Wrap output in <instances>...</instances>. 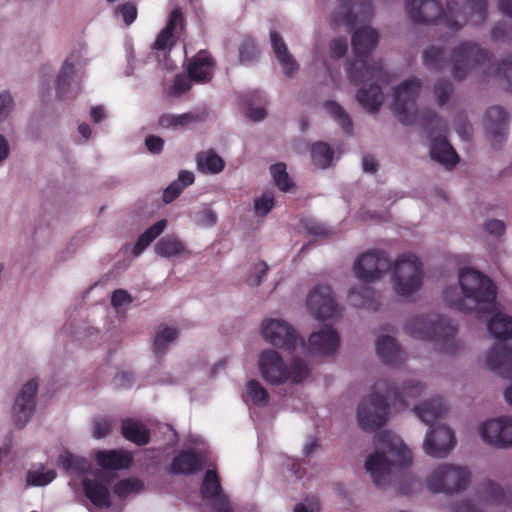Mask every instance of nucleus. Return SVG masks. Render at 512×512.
Masks as SVG:
<instances>
[{
  "label": "nucleus",
  "instance_id": "48",
  "mask_svg": "<svg viewBox=\"0 0 512 512\" xmlns=\"http://www.w3.org/2000/svg\"><path fill=\"white\" fill-rule=\"evenodd\" d=\"M324 108L327 113L334 118L335 121L342 127V129L346 132H351L352 130V122L349 115L346 111L334 101H326L324 104Z\"/></svg>",
  "mask_w": 512,
  "mask_h": 512
},
{
  "label": "nucleus",
  "instance_id": "54",
  "mask_svg": "<svg viewBox=\"0 0 512 512\" xmlns=\"http://www.w3.org/2000/svg\"><path fill=\"white\" fill-rule=\"evenodd\" d=\"M271 175L276 186L282 191H288L292 186L284 163H276L270 167Z\"/></svg>",
  "mask_w": 512,
  "mask_h": 512
},
{
  "label": "nucleus",
  "instance_id": "43",
  "mask_svg": "<svg viewBox=\"0 0 512 512\" xmlns=\"http://www.w3.org/2000/svg\"><path fill=\"white\" fill-rule=\"evenodd\" d=\"M178 337V330L175 327L167 325H160L154 336L153 351L155 354L164 353L169 345L173 343Z\"/></svg>",
  "mask_w": 512,
  "mask_h": 512
},
{
  "label": "nucleus",
  "instance_id": "9",
  "mask_svg": "<svg viewBox=\"0 0 512 512\" xmlns=\"http://www.w3.org/2000/svg\"><path fill=\"white\" fill-rule=\"evenodd\" d=\"M375 391L363 399L357 408V424L363 431L371 432L383 426L389 414V405L386 396L387 383L379 381L374 386Z\"/></svg>",
  "mask_w": 512,
  "mask_h": 512
},
{
  "label": "nucleus",
  "instance_id": "17",
  "mask_svg": "<svg viewBox=\"0 0 512 512\" xmlns=\"http://www.w3.org/2000/svg\"><path fill=\"white\" fill-rule=\"evenodd\" d=\"M338 9L332 15V21L337 26H345L349 29L356 24L368 21L374 14L370 0H338Z\"/></svg>",
  "mask_w": 512,
  "mask_h": 512
},
{
  "label": "nucleus",
  "instance_id": "11",
  "mask_svg": "<svg viewBox=\"0 0 512 512\" xmlns=\"http://www.w3.org/2000/svg\"><path fill=\"white\" fill-rule=\"evenodd\" d=\"M488 14V0H466L463 6H460L456 0H448L445 28L457 33L467 23L479 26L486 22Z\"/></svg>",
  "mask_w": 512,
  "mask_h": 512
},
{
  "label": "nucleus",
  "instance_id": "34",
  "mask_svg": "<svg viewBox=\"0 0 512 512\" xmlns=\"http://www.w3.org/2000/svg\"><path fill=\"white\" fill-rule=\"evenodd\" d=\"M204 459L192 451H183L172 462V470L178 474H193L200 471L204 465Z\"/></svg>",
  "mask_w": 512,
  "mask_h": 512
},
{
  "label": "nucleus",
  "instance_id": "38",
  "mask_svg": "<svg viewBox=\"0 0 512 512\" xmlns=\"http://www.w3.org/2000/svg\"><path fill=\"white\" fill-rule=\"evenodd\" d=\"M122 434L137 445H145L149 441L147 428L139 421L126 419L122 422Z\"/></svg>",
  "mask_w": 512,
  "mask_h": 512
},
{
  "label": "nucleus",
  "instance_id": "62",
  "mask_svg": "<svg viewBox=\"0 0 512 512\" xmlns=\"http://www.w3.org/2000/svg\"><path fill=\"white\" fill-rule=\"evenodd\" d=\"M268 271V266L264 262L255 263L250 270V274L247 277V284L252 287L259 286L266 276Z\"/></svg>",
  "mask_w": 512,
  "mask_h": 512
},
{
  "label": "nucleus",
  "instance_id": "5",
  "mask_svg": "<svg viewBox=\"0 0 512 512\" xmlns=\"http://www.w3.org/2000/svg\"><path fill=\"white\" fill-rule=\"evenodd\" d=\"M405 331L414 338L433 342L435 348L444 354H454L462 347V343L456 339V326L436 315L411 317L406 322Z\"/></svg>",
  "mask_w": 512,
  "mask_h": 512
},
{
  "label": "nucleus",
  "instance_id": "36",
  "mask_svg": "<svg viewBox=\"0 0 512 512\" xmlns=\"http://www.w3.org/2000/svg\"><path fill=\"white\" fill-rule=\"evenodd\" d=\"M497 309H499L498 306ZM492 315L493 317L488 320V330L494 337L502 339L501 342L505 343L504 340L512 338V317L499 313L498 310Z\"/></svg>",
  "mask_w": 512,
  "mask_h": 512
},
{
  "label": "nucleus",
  "instance_id": "55",
  "mask_svg": "<svg viewBox=\"0 0 512 512\" xmlns=\"http://www.w3.org/2000/svg\"><path fill=\"white\" fill-rule=\"evenodd\" d=\"M113 427L111 419L104 416H97L92 421V436L96 439L107 437Z\"/></svg>",
  "mask_w": 512,
  "mask_h": 512
},
{
  "label": "nucleus",
  "instance_id": "1",
  "mask_svg": "<svg viewBox=\"0 0 512 512\" xmlns=\"http://www.w3.org/2000/svg\"><path fill=\"white\" fill-rule=\"evenodd\" d=\"M457 278L458 285H450L443 291L447 306L475 314L479 319H487L497 310V287L488 276L474 268L462 267Z\"/></svg>",
  "mask_w": 512,
  "mask_h": 512
},
{
  "label": "nucleus",
  "instance_id": "45",
  "mask_svg": "<svg viewBox=\"0 0 512 512\" xmlns=\"http://www.w3.org/2000/svg\"><path fill=\"white\" fill-rule=\"evenodd\" d=\"M311 158L316 167L326 169L332 164L333 151L326 143L318 142L311 147Z\"/></svg>",
  "mask_w": 512,
  "mask_h": 512
},
{
  "label": "nucleus",
  "instance_id": "29",
  "mask_svg": "<svg viewBox=\"0 0 512 512\" xmlns=\"http://www.w3.org/2000/svg\"><path fill=\"white\" fill-rule=\"evenodd\" d=\"M154 252L162 258L190 256L191 252L176 235L162 237L154 246Z\"/></svg>",
  "mask_w": 512,
  "mask_h": 512
},
{
  "label": "nucleus",
  "instance_id": "35",
  "mask_svg": "<svg viewBox=\"0 0 512 512\" xmlns=\"http://www.w3.org/2000/svg\"><path fill=\"white\" fill-rule=\"evenodd\" d=\"M356 99L369 112H377L384 102V94L379 85L371 84L360 88L356 93Z\"/></svg>",
  "mask_w": 512,
  "mask_h": 512
},
{
  "label": "nucleus",
  "instance_id": "28",
  "mask_svg": "<svg viewBox=\"0 0 512 512\" xmlns=\"http://www.w3.org/2000/svg\"><path fill=\"white\" fill-rule=\"evenodd\" d=\"M214 71V63L209 54L200 51L194 56L188 66L189 76L196 82H208Z\"/></svg>",
  "mask_w": 512,
  "mask_h": 512
},
{
  "label": "nucleus",
  "instance_id": "12",
  "mask_svg": "<svg viewBox=\"0 0 512 512\" xmlns=\"http://www.w3.org/2000/svg\"><path fill=\"white\" fill-rule=\"evenodd\" d=\"M476 434L480 441L493 449H512V415L489 417L478 423Z\"/></svg>",
  "mask_w": 512,
  "mask_h": 512
},
{
  "label": "nucleus",
  "instance_id": "8",
  "mask_svg": "<svg viewBox=\"0 0 512 512\" xmlns=\"http://www.w3.org/2000/svg\"><path fill=\"white\" fill-rule=\"evenodd\" d=\"M472 483L469 467L453 462L436 465L424 480L425 489L432 494L454 496L465 492Z\"/></svg>",
  "mask_w": 512,
  "mask_h": 512
},
{
  "label": "nucleus",
  "instance_id": "40",
  "mask_svg": "<svg viewBox=\"0 0 512 512\" xmlns=\"http://www.w3.org/2000/svg\"><path fill=\"white\" fill-rule=\"evenodd\" d=\"M423 65L430 71L440 72L448 63L445 50L438 45H432L424 50L422 55Z\"/></svg>",
  "mask_w": 512,
  "mask_h": 512
},
{
  "label": "nucleus",
  "instance_id": "32",
  "mask_svg": "<svg viewBox=\"0 0 512 512\" xmlns=\"http://www.w3.org/2000/svg\"><path fill=\"white\" fill-rule=\"evenodd\" d=\"M96 461L104 469H125L131 464L132 455L123 450L99 451L96 454Z\"/></svg>",
  "mask_w": 512,
  "mask_h": 512
},
{
  "label": "nucleus",
  "instance_id": "18",
  "mask_svg": "<svg viewBox=\"0 0 512 512\" xmlns=\"http://www.w3.org/2000/svg\"><path fill=\"white\" fill-rule=\"evenodd\" d=\"M309 311L320 320L332 319L340 314V308L330 286L314 288L307 298Z\"/></svg>",
  "mask_w": 512,
  "mask_h": 512
},
{
  "label": "nucleus",
  "instance_id": "4",
  "mask_svg": "<svg viewBox=\"0 0 512 512\" xmlns=\"http://www.w3.org/2000/svg\"><path fill=\"white\" fill-rule=\"evenodd\" d=\"M378 43V33L370 26L359 27L352 36V46L356 59L350 63L348 77L354 84L364 81L388 83L390 75L383 69L381 62L369 61L365 55Z\"/></svg>",
  "mask_w": 512,
  "mask_h": 512
},
{
  "label": "nucleus",
  "instance_id": "33",
  "mask_svg": "<svg viewBox=\"0 0 512 512\" xmlns=\"http://www.w3.org/2000/svg\"><path fill=\"white\" fill-rule=\"evenodd\" d=\"M183 14L180 8L176 7L170 14L166 27L159 33L154 43V48L157 50H165L172 46L171 38L173 34L182 29Z\"/></svg>",
  "mask_w": 512,
  "mask_h": 512
},
{
  "label": "nucleus",
  "instance_id": "41",
  "mask_svg": "<svg viewBox=\"0 0 512 512\" xmlns=\"http://www.w3.org/2000/svg\"><path fill=\"white\" fill-rule=\"evenodd\" d=\"M58 465L73 475L87 473L90 469V464L85 458L70 452H64L59 455Z\"/></svg>",
  "mask_w": 512,
  "mask_h": 512
},
{
  "label": "nucleus",
  "instance_id": "3",
  "mask_svg": "<svg viewBox=\"0 0 512 512\" xmlns=\"http://www.w3.org/2000/svg\"><path fill=\"white\" fill-rule=\"evenodd\" d=\"M450 74L457 82L474 79L486 82L494 78L493 54L472 40L456 43L449 52Z\"/></svg>",
  "mask_w": 512,
  "mask_h": 512
},
{
  "label": "nucleus",
  "instance_id": "49",
  "mask_svg": "<svg viewBox=\"0 0 512 512\" xmlns=\"http://www.w3.org/2000/svg\"><path fill=\"white\" fill-rule=\"evenodd\" d=\"M454 93V87L449 79L441 78L437 80L433 87V94L439 106L449 103Z\"/></svg>",
  "mask_w": 512,
  "mask_h": 512
},
{
  "label": "nucleus",
  "instance_id": "22",
  "mask_svg": "<svg viewBox=\"0 0 512 512\" xmlns=\"http://www.w3.org/2000/svg\"><path fill=\"white\" fill-rule=\"evenodd\" d=\"M485 364L503 378L512 379V349L506 343H496L485 355Z\"/></svg>",
  "mask_w": 512,
  "mask_h": 512
},
{
  "label": "nucleus",
  "instance_id": "15",
  "mask_svg": "<svg viewBox=\"0 0 512 512\" xmlns=\"http://www.w3.org/2000/svg\"><path fill=\"white\" fill-rule=\"evenodd\" d=\"M406 15L414 22L421 24H442L445 26V15L448 13V0L444 9L438 0H405Z\"/></svg>",
  "mask_w": 512,
  "mask_h": 512
},
{
  "label": "nucleus",
  "instance_id": "31",
  "mask_svg": "<svg viewBox=\"0 0 512 512\" xmlns=\"http://www.w3.org/2000/svg\"><path fill=\"white\" fill-rule=\"evenodd\" d=\"M430 155L433 160L448 169L454 167L459 160L455 150L444 137H436L432 140Z\"/></svg>",
  "mask_w": 512,
  "mask_h": 512
},
{
  "label": "nucleus",
  "instance_id": "20",
  "mask_svg": "<svg viewBox=\"0 0 512 512\" xmlns=\"http://www.w3.org/2000/svg\"><path fill=\"white\" fill-rule=\"evenodd\" d=\"M110 481L107 473L101 470H95L85 475L82 479L85 496L97 507H109L111 505Z\"/></svg>",
  "mask_w": 512,
  "mask_h": 512
},
{
  "label": "nucleus",
  "instance_id": "24",
  "mask_svg": "<svg viewBox=\"0 0 512 512\" xmlns=\"http://www.w3.org/2000/svg\"><path fill=\"white\" fill-rule=\"evenodd\" d=\"M393 394L394 405L409 406L412 402L427 395V387L421 381L409 379L402 383L400 388L388 389Z\"/></svg>",
  "mask_w": 512,
  "mask_h": 512
},
{
  "label": "nucleus",
  "instance_id": "61",
  "mask_svg": "<svg viewBox=\"0 0 512 512\" xmlns=\"http://www.w3.org/2000/svg\"><path fill=\"white\" fill-rule=\"evenodd\" d=\"M450 512H485L483 506L478 501L472 498H464L454 503Z\"/></svg>",
  "mask_w": 512,
  "mask_h": 512
},
{
  "label": "nucleus",
  "instance_id": "10",
  "mask_svg": "<svg viewBox=\"0 0 512 512\" xmlns=\"http://www.w3.org/2000/svg\"><path fill=\"white\" fill-rule=\"evenodd\" d=\"M422 80L409 77L393 88L391 110L404 125H411L417 120V99L422 90Z\"/></svg>",
  "mask_w": 512,
  "mask_h": 512
},
{
  "label": "nucleus",
  "instance_id": "30",
  "mask_svg": "<svg viewBox=\"0 0 512 512\" xmlns=\"http://www.w3.org/2000/svg\"><path fill=\"white\" fill-rule=\"evenodd\" d=\"M508 113L499 106L489 108L485 116V128L489 135L493 137H502L508 129Z\"/></svg>",
  "mask_w": 512,
  "mask_h": 512
},
{
  "label": "nucleus",
  "instance_id": "60",
  "mask_svg": "<svg viewBox=\"0 0 512 512\" xmlns=\"http://www.w3.org/2000/svg\"><path fill=\"white\" fill-rule=\"evenodd\" d=\"M15 110V101L8 91L0 93V124L6 121Z\"/></svg>",
  "mask_w": 512,
  "mask_h": 512
},
{
  "label": "nucleus",
  "instance_id": "27",
  "mask_svg": "<svg viewBox=\"0 0 512 512\" xmlns=\"http://www.w3.org/2000/svg\"><path fill=\"white\" fill-rule=\"evenodd\" d=\"M376 352L386 364L396 365L403 361L404 354L396 339L389 335L379 336L376 342Z\"/></svg>",
  "mask_w": 512,
  "mask_h": 512
},
{
  "label": "nucleus",
  "instance_id": "50",
  "mask_svg": "<svg viewBox=\"0 0 512 512\" xmlns=\"http://www.w3.org/2000/svg\"><path fill=\"white\" fill-rule=\"evenodd\" d=\"M34 410L31 406L14 401L11 412L14 425L20 429L25 427L30 421Z\"/></svg>",
  "mask_w": 512,
  "mask_h": 512
},
{
  "label": "nucleus",
  "instance_id": "42",
  "mask_svg": "<svg viewBox=\"0 0 512 512\" xmlns=\"http://www.w3.org/2000/svg\"><path fill=\"white\" fill-rule=\"evenodd\" d=\"M167 220L161 219L150 226L145 232H143L137 239L132 255L138 257L149 245L156 239L166 228Z\"/></svg>",
  "mask_w": 512,
  "mask_h": 512
},
{
  "label": "nucleus",
  "instance_id": "2",
  "mask_svg": "<svg viewBox=\"0 0 512 512\" xmlns=\"http://www.w3.org/2000/svg\"><path fill=\"white\" fill-rule=\"evenodd\" d=\"M373 443L374 450L366 455L364 469L373 485L383 489L412 466L413 453L404 440L392 432L377 434Z\"/></svg>",
  "mask_w": 512,
  "mask_h": 512
},
{
  "label": "nucleus",
  "instance_id": "64",
  "mask_svg": "<svg viewBox=\"0 0 512 512\" xmlns=\"http://www.w3.org/2000/svg\"><path fill=\"white\" fill-rule=\"evenodd\" d=\"M348 50L347 40L343 37H336L329 43V54L333 58L343 57Z\"/></svg>",
  "mask_w": 512,
  "mask_h": 512
},
{
  "label": "nucleus",
  "instance_id": "47",
  "mask_svg": "<svg viewBox=\"0 0 512 512\" xmlns=\"http://www.w3.org/2000/svg\"><path fill=\"white\" fill-rule=\"evenodd\" d=\"M55 477L56 472L53 469H46L44 466L39 465L29 470L27 482L34 486H44L52 482Z\"/></svg>",
  "mask_w": 512,
  "mask_h": 512
},
{
  "label": "nucleus",
  "instance_id": "46",
  "mask_svg": "<svg viewBox=\"0 0 512 512\" xmlns=\"http://www.w3.org/2000/svg\"><path fill=\"white\" fill-rule=\"evenodd\" d=\"M199 120V117L192 113L183 114H164L159 118V125L163 128H178L185 127L189 124L195 123Z\"/></svg>",
  "mask_w": 512,
  "mask_h": 512
},
{
  "label": "nucleus",
  "instance_id": "16",
  "mask_svg": "<svg viewBox=\"0 0 512 512\" xmlns=\"http://www.w3.org/2000/svg\"><path fill=\"white\" fill-rule=\"evenodd\" d=\"M391 261L384 251L371 250L357 258L353 271L361 281L371 283L379 280L389 271Z\"/></svg>",
  "mask_w": 512,
  "mask_h": 512
},
{
  "label": "nucleus",
  "instance_id": "21",
  "mask_svg": "<svg viewBox=\"0 0 512 512\" xmlns=\"http://www.w3.org/2000/svg\"><path fill=\"white\" fill-rule=\"evenodd\" d=\"M201 494L209 500L212 512H233L227 496L223 493L219 478L214 470H208L205 474Z\"/></svg>",
  "mask_w": 512,
  "mask_h": 512
},
{
  "label": "nucleus",
  "instance_id": "37",
  "mask_svg": "<svg viewBox=\"0 0 512 512\" xmlns=\"http://www.w3.org/2000/svg\"><path fill=\"white\" fill-rule=\"evenodd\" d=\"M243 398L246 403L257 407H266L270 401V395L266 388L258 380H249L245 385Z\"/></svg>",
  "mask_w": 512,
  "mask_h": 512
},
{
  "label": "nucleus",
  "instance_id": "51",
  "mask_svg": "<svg viewBox=\"0 0 512 512\" xmlns=\"http://www.w3.org/2000/svg\"><path fill=\"white\" fill-rule=\"evenodd\" d=\"M38 390V383L36 380L31 379L27 381L20 388L19 392L16 395L15 401L26 404L27 406H31V408L35 409V397Z\"/></svg>",
  "mask_w": 512,
  "mask_h": 512
},
{
  "label": "nucleus",
  "instance_id": "57",
  "mask_svg": "<svg viewBox=\"0 0 512 512\" xmlns=\"http://www.w3.org/2000/svg\"><path fill=\"white\" fill-rule=\"evenodd\" d=\"M274 206V195L271 192H265L254 200V212L256 216H266Z\"/></svg>",
  "mask_w": 512,
  "mask_h": 512
},
{
  "label": "nucleus",
  "instance_id": "52",
  "mask_svg": "<svg viewBox=\"0 0 512 512\" xmlns=\"http://www.w3.org/2000/svg\"><path fill=\"white\" fill-rule=\"evenodd\" d=\"M143 488V484L140 480L135 478H128L119 481L115 487L114 492L120 498H125L130 495L139 493Z\"/></svg>",
  "mask_w": 512,
  "mask_h": 512
},
{
  "label": "nucleus",
  "instance_id": "56",
  "mask_svg": "<svg viewBox=\"0 0 512 512\" xmlns=\"http://www.w3.org/2000/svg\"><path fill=\"white\" fill-rule=\"evenodd\" d=\"M75 67L72 63L64 62L62 69L58 75L57 88L60 92L65 93L66 88L74 82Z\"/></svg>",
  "mask_w": 512,
  "mask_h": 512
},
{
  "label": "nucleus",
  "instance_id": "44",
  "mask_svg": "<svg viewBox=\"0 0 512 512\" xmlns=\"http://www.w3.org/2000/svg\"><path fill=\"white\" fill-rule=\"evenodd\" d=\"M194 182V174L190 171H181L177 180L173 181L163 192V201L170 203L176 199L183 189Z\"/></svg>",
  "mask_w": 512,
  "mask_h": 512
},
{
  "label": "nucleus",
  "instance_id": "63",
  "mask_svg": "<svg viewBox=\"0 0 512 512\" xmlns=\"http://www.w3.org/2000/svg\"><path fill=\"white\" fill-rule=\"evenodd\" d=\"M115 15H121L125 24L130 25L137 17V8L135 3L128 1L114 10Z\"/></svg>",
  "mask_w": 512,
  "mask_h": 512
},
{
  "label": "nucleus",
  "instance_id": "39",
  "mask_svg": "<svg viewBox=\"0 0 512 512\" xmlns=\"http://www.w3.org/2000/svg\"><path fill=\"white\" fill-rule=\"evenodd\" d=\"M196 162L198 170L204 174L220 173L225 166L224 160L212 150L197 154Z\"/></svg>",
  "mask_w": 512,
  "mask_h": 512
},
{
  "label": "nucleus",
  "instance_id": "14",
  "mask_svg": "<svg viewBox=\"0 0 512 512\" xmlns=\"http://www.w3.org/2000/svg\"><path fill=\"white\" fill-rule=\"evenodd\" d=\"M261 335L264 340L274 347L294 351L302 344L293 326L281 318H266L262 321Z\"/></svg>",
  "mask_w": 512,
  "mask_h": 512
},
{
  "label": "nucleus",
  "instance_id": "59",
  "mask_svg": "<svg viewBox=\"0 0 512 512\" xmlns=\"http://www.w3.org/2000/svg\"><path fill=\"white\" fill-rule=\"evenodd\" d=\"M281 66L282 73L292 78L299 71L300 65L291 52L276 58Z\"/></svg>",
  "mask_w": 512,
  "mask_h": 512
},
{
  "label": "nucleus",
  "instance_id": "58",
  "mask_svg": "<svg viewBox=\"0 0 512 512\" xmlns=\"http://www.w3.org/2000/svg\"><path fill=\"white\" fill-rule=\"evenodd\" d=\"M258 56V48L252 39H244L239 48V60L241 63H250Z\"/></svg>",
  "mask_w": 512,
  "mask_h": 512
},
{
  "label": "nucleus",
  "instance_id": "26",
  "mask_svg": "<svg viewBox=\"0 0 512 512\" xmlns=\"http://www.w3.org/2000/svg\"><path fill=\"white\" fill-rule=\"evenodd\" d=\"M348 301L351 305L376 311L380 307V295L367 285H358L350 289Z\"/></svg>",
  "mask_w": 512,
  "mask_h": 512
},
{
  "label": "nucleus",
  "instance_id": "25",
  "mask_svg": "<svg viewBox=\"0 0 512 512\" xmlns=\"http://www.w3.org/2000/svg\"><path fill=\"white\" fill-rule=\"evenodd\" d=\"M480 497L492 505H512V491L507 490L499 482L491 479L484 480L478 487Z\"/></svg>",
  "mask_w": 512,
  "mask_h": 512
},
{
  "label": "nucleus",
  "instance_id": "13",
  "mask_svg": "<svg viewBox=\"0 0 512 512\" xmlns=\"http://www.w3.org/2000/svg\"><path fill=\"white\" fill-rule=\"evenodd\" d=\"M457 443L455 431L445 423L430 425L425 433L422 450L434 459H444L450 455Z\"/></svg>",
  "mask_w": 512,
  "mask_h": 512
},
{
  "label": "nucleus",
  "instance_id": "23",
  "mask_svg": "<svg viewBox=\"0 0 512 512\" xmlns=\"http://www.w3.org/2000/svg\"><path fill=\"white\" fill-rule=\"evenodd\" d=\"M447 406L443 399L439 396H432L424 399L412 408L413 414L424 424L436 425V420L444 418L447 414Z\"/></svg>",
  "mask_w": 512,
  "mask_h": 512
},
{
  "label": "nucleus",
  "instance_id": "53",
  "mask_svg": "<svg viewBox=\"0 0 512 512\" xmlns=\"http://www.w3.org/2000/svg\"><path fill=\"white\" fill-rule=\"evenodd\" d=\"M490 37L494 42L512 44V24L504 21L496 23L491 29Z\"/></svg>",
  "mask_w": 512,
  "mask_h": 512
},
{
  "label": "nucleus",
  "instance_id": "7",
  "mask_svg": "<svg viewBox=\"0 0 512 512\" xmlns=\"http://www.w3.org/2000/svg\"><path fill=\"white\" fill-rule=\"evenodd\" d=\"M389 284L400 299L412 300L422 289L425 271L422 260L414 253H402L391 261Z\"/></svg>",
  "mask_w": 512,
  "mask_h": 512
},
{
  "label": "nucleus",
  "instance_id": "6",
  "mask_svg": "<svg viewBox=\"0 0 512 512\" xmlns=\"http://www.w3.org/2000/svg\"><path fill=\"white\" fill-rule=\"evenodd\" d=\"M262 378L271 385L301 384L310 376V367L303 359L293 357L286 361L274 349L263 350L258 357Z\"/></svg>",
  "mask_w": 512,
  "mask_h": 512
},
{
  "label": "nucleus",
  "instance_id": "19",
  "mask_svg": "<svg viewBox=\"0 0 512 512\" xmlns=\"http://www.w3.org/2000/svg\"><path fill=\"white\" fill-rule=\"evenodd\" d=\"M340 343L338 331L331 325H324L310 334L307 351L312 356L327 357L336 353Z\"/></svg>",
  "mask_w": 512,
  "mask_h": 512
}]
</instances>
